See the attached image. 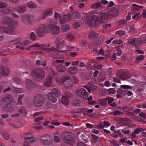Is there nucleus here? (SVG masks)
Here are the masks:
<instances>
[{"label": "nucleus", "instance_id": "obj_1", "mask_svg": "<svg viewBox=\"0 0 146 146\" xmlns=\"http://www.w3.org/2000/svg\"><path fill=\"white\" fill-rule=\"evenodd\" d=\"M95 12L92 11V24L93 26L96 27H97L100 23H104L103 20V19H106L108 20L111 19L112 18L114 17H116L118 15V13L116 14L111 13L110 11L107 12L105 13H102V16L100 17L97 13L95 14H93Z\"/></svg>", "mask_w": 146, "mask_h": 146}, {"label": "nucleus", "instance_id": "obj_2", "mask_svg": "<svg viewBox=\"0 0 146 146\" xmlns=\"http://www.w3.org/2000/svg\"><path fill=\"white\" fill-rule=\"evenodd\" d=\"M60 136L63 142L65 143L70 145H73L75 138V135L73 133L70 132H63L61 134Z\"/></svg>", "mask_w": 146, "mask_h": 146}, {"label": "nucleus", "instance_id": "obj_3", "mask_svg": "<svg viewBox=\"0 0 146 146\" xmlns=\"http://www.w3.org/2000/svg\"><path fill=\"white\" fill-rule=\"evenodd\" d=\"M60 94L57 88H53L51 91L49 92L47 94L48 99L52 102L54 103L56 101V98L55 97H58L60 96Z\"/></svg>", "mask_w": 146, "mask_h": 146}, {"label": "nucleus", "instance_id": "obj_4", "mask_svg": "<svg viewBox=\"0 0 146 146\" xmlns=\"http://www.w3.org/2000/svg\"><path fill=\"white\" fill-rule=\"evenodd\" d=\"M39 141L41 144L46 146L51 145L53 142V139L48 134H43L39 137Z\"/></svg>", "mask_w": 146, "mask_h": 146}, {"label": "nucleus", "instance_id": "obj_5", "mask_svg": "<svg viewBox=\"0 0 146 146\" xmlns=\"http://www.w3.org/2000/svg\"><path fill=\"white\" fill-rule=\"evenodd\" d=\"M13 101L12 97L10 95H8L6 97L4 98L2 103L3 104L6 105V106L4 107L3 110L5 111H7L10 112H11L14 111V109L11 108H9L8 106L7 107L9 104H11Z\"/></svg>", "mask_w": 146, "mask_h": 146}, {"label": "nucleus", "instance_id": "obj_6", "mask_svg": "<svg viewBox=\"0 0 146 146\" xmlns=\"http://www.w3.org/2000/svg\"><path fill=\"white\" fill-rule=\"evenodd\" d=\"M17 23L16 22L11 23L7 27L1 26L0 29L4 33L9 34H12L14 31L15 27L16 26Z\"/></svg>", "mask_w": 146, "mask_h": 146}, {"label": "nucleus", "instance_id": "obj_7", "mask_svg": "<svg viewBox=\"0 0 146 146\" xmlns=\"http://www.w3.org/2000/svg\"><path fill=\"white\" fill-rule=\"evenodd\" d=\"M36 33L39 36H42L46 33L50 32L49 27H47L44 24L41 25L36 31Z\"/></svg>", "mask_w": 146, "mask_h": 146}, {"label": "nucleus", "instance_id": "obj_8", "mask_svg": "<svg viewBox=\"0 0 146 146\" xmlns=\"http://www.w3.org/2000/svg\"><path fill=\"white\" fill-rule=\"evenodd\" d=\"M31 75L33 76L40 79L43 78L45 76L44 71L40 69H36L32 71Z\"/></svg>", "mask_w": 146, "mask_h": 146}, {"label": "nucleus", "instance_id": "obj_9", "mask_svg": "<svg viewBox=\"0 0 146 146\" xmlns=\"http://www.w3.org/2000/svg\"><path fill=\"white\" fill-rule=\"evenodd\" d=\"M64 43V40L63 39L59 38H57L55 41V43L56 44L57 48H58L57 50L64 52L66 50V48H67V46H63L60 49H59V46L63 44Z\"/></svg>", "mask_w": 146, "mask_h": 146}, {"label": "nucleus", "instance_id": "obj_10", "mask_svg": "<svg viewBox=\"0 0 146 146\" xmlns=\"http://www.w3.org/2000/svg\"><path fill=\"white\" fill-rule=\"evenodd\" d=\"M43 102V98L40 95H37L35 96L33 100L34 105L36 106H41Z\"/></svg>", "mask_w": 146, "mask_h": 146}, {"label": "nucleus", "instance_id": "obj_11", "mask_svg": "<svg viewBox=\"0 0 146 146\" xmlns=\"http://www.w3.org/2000/svg\"><path fill=\"white\" fill-rule=\"evenodd\" d=\"M117 74L119 78L122 80H126L129 78L128 73L124 71L123 70H118L117 72Z\"/></svg>", "mask_w": 146, "mask_h": 146}, {"label": "nucleus", "instance_id": "obj_12", "mask_svg": "<svg viewBox=\"0 0 146 146\" xmlns=\"http://www.w3.org/2000/svg\"><path fill=\"white\" fill-rule=\"evenodd\" d=\"M49 29L50 31H51L54 35L58 34L60 32L59 27L56 25V23L54 24L53 23H51V25L49 27Z\"/></svg>", "mask_w": 146, "mask_h": 146}, {"label": "nucleus", "instance_id": "obj_13", "mask_svg": "<svg viewBox=\"0 0 146 146\" xmlns=\"http://www.w3.org/2000/svg\"><path fill=\"white\" fill-rule=\"evenodd\" d=\"M72 19L71 14H68L66 15L61 16L60 17V22L61 24H64L70 21Z\"/></svg>", "mask_w": 146, "mask_h": 146}, {"label": "nucleus", "instance_id": "obj_14", "mask_svg": "<svg viewBox=\"0 0 146 146\" xmlns=\"http://www.w3.org/2000/svg\"><path fill=\"white\" fill-rule=\"evenodd\" d=\"M72 19L71 14H68L66 15L61 16L60 17V22L61 24H64L70 21Z\"/></svg>", "mask_w": 146, "mask_h": 146}, {"label": "nucleus", "instance_id": "obj_15", "mask_svg": "<svg viewBox=\"0 0 146 146\" xmlns=\"http://www.w3.org/2000/svg\"><path fill=\"white\" fill-rule=\"evenodd\" d=\"M77 95L84 99L87 98L88 96V92L83 88H81L77 91Z\"/></svg>", "mask_w": 146, "mask_h": 146}, {"label": "nucleus", "instance_id": "obj_16", "mask_svg": "<svg viewBox=\"0 0 146 146\" xmlns=\"http://www.w3.org/2000/svg\"><path fill=\"white\" fill-rule=\"evenodd\" d=\"M26 9V7L23 4L16 7H14L12 9L13 11H16L19 13H22L24 12Z\"/></svg>", "mask_w": 146, "mask_h": 146}, {"label": "nucleus", "instance_id": "obj_17", "mask_svg": "<svg viewBox=\"0 0 146 146\" xmlns=\"http://www.w3.org/2000/svg\"><path fill=\"white\" fill-rule=\"evenodd\" d=\"M85 15L86 17L83 18L84 22L88 25L91 26V13L86 14Z\"/></svg>", "mask_w": 146, "mask_h": 146}, {"label": "nucleus", "instance_id": "obj_18", "mask_svg": "<svg viewBox=\"0 0 146 146\" xmlns=\"http://www.w3.org/2000/svg\"><path fill=\"white\" fill-rule=\"evenodd\" d=\"M0 134L5 140H8L9 139L10 135L6 131L3 129H0Z\"/></svg>", "mask_w": 146, "mask_h": 146}, {"label": "nucleus", "instance_id": "obj_19", "mask_svg": "<svg viewBox=\"0 0 146 146\" xmlns=\"http://www.w3.org/2000/svg\"><path fill=\"white\" fill-rule=\"evenodd\" d=\"M77 71V68L74 66L69 67L68 70V73L71 75H73L76 73Z\"/></svg>", "mask_w": 146, "mask_h": 146}, {"label": "nucleus", "instance_id": "obj_20", "mask_svg": "<svg viewBox=\"0 0 146 146\" xmlns=\"http://www.w3.org/2000/svg\"><path fill=\"white\" fill-rule=\"evenodd\" d=\"M8 68H5L2 66H0V74L3 75H6L8 74L9 73Z\"/></svg>", "mask_w": 146, "mask_h": 146}, {"label": "nucleus", "instance_id": "obj_21", "mask_svg": "<svg viewBox=\"0 0 146 146\" xmlns=\"http://www.w3.org/2000/svg\"><path fill=\"white\" fill-rule=\"evenodd\" d=\"M99 36L97 33L92 31V41H93V43H95L98 41L99 38Z\"/></svg>", "mask_w": 146, "mask_h": 146}, {"label": "nucleus", "instance_id": "obj_22", "mask_svg": "<svg viewBox=\"0 0 146 146\" xmlns=\"http://www.w3.org/2000/svg\"><path fill=\"white\" fill-rule=\"evenodd\" d=\"M27 5L29 8L31 9L35 8L37 6L36 3L35 2L31 1L28 2Z\"/></svg>", "mask_w": 146, "mask_h": 146}, {"label": "nucleus", "instance_id": "obj_23", "mask_svg": "<svg viewBox=\"0 0 146 146\" xmlns=\"http://www.w3.org/2000/svg\"><path fill=\"white\" fill-rule=\"evenodd\" d=\"M52 84V79L50 76H48L44 81V84L45 86H50Z\"/></svg>", "mask_w": 146, "mask_h": 146}, {"label": "nucleus", "instance_id": "obj_24", "mask_svg": "<svg viewBox=\"0 0 146 146\" xmlns=\"http://www.w3.org/2000/svg\"><path fill=\"white\" fill-rule=\"evenodd\" d=\"M33 135L29 132H26L24 134L23 137L24 141L28 140L29 138L33 137Z\"/></svg>", "mask_w": 146, "mask_h": 146}, {"label": "nucleus", "instance_id": "obj_25", "mask_svg": "<svg viewBox=\"0 0 146 146\" xmlns=\"http://www.w3.org/2000/svg\"><path fill=\"white\" fill-rule=\"evenodd\" d=\"M11 18L8 17H5L3 19L2 23L4 24L8 25L11 23Z\"/></svg>", "mask_w": 146, "mask_h": 146}, {"label": "nucleus", "instance_id": "obj_26", "mask_svg": "<svg viewBox=\"0 0 146 146\" xmlns=\"http://www.w3.org/2000/svg\"><path fill=\"white\" fill-rule=\"evenodd\" d=\"M50 44H48V45H45L44 44H38V43H35L34 44H33L32 45H31L30 46V47L29 48H27V50H29L30 48L31 47H36L37 48H38L39 47L42 46H45L47 47H49L50 46Z\"/></svg>", "mask_w": 146, "mask_h": 146}, {"label": "nucleus", "instance_id": "obj_27", "mask_svg": "<svg viewBox=\"0 0 146 146\" xmlns=\"http://www.w3.org/2000/svg\"><path fill=\"white\" fill-rule=\"evenodd\" d=\"M73 83L71 80L66 81L64 83V85L66 88H71L73 85Z\"/></svg>", "mask_w": 146, "mask_h": 146}, {"label": "nucleus", "instance_id": "obj_28", "mask_svg": "<svg viewBox=\"0 0 146 146\" xmlns=\"http://www.w3.org/2000/svg\"><path fill=\"white\" fill-rule=\"evenodd\" d=\"M39 47L38 48H36L37 50H43L46 51H47L48 52H49L50 51H54L56 49L55 48H45L44 47Z\"/></svg>", "mask_w": 146, "mask_h": 146}, {"label": "nucleus", "instance_id": "obj_29", "mask_svg": "<svg viewBox=\"0 0 146 146\" xmlns=\"http://www.w3.org/2000/svg\"><path fill=\"white\" fill-rule=\"evenodd\" d=\"M21 21L25 23H27L29 24H31L30 22L29 21V18L27 15L22 16L21 18Z\"/></svg>", "mask_w": 146, "mask_h": 146}, {"label": "nucleus", "instance_id": "obj_30", "mask_svg": "<svg viewBox=\"0 0 146 146\" xmlns=\"http://www.w3.org/2000/svg\"><path fill=\"white\" fill-rule=\"evenodd\" d=\"M57 70L60 72H64L66 70V68L64 66L60 65L56 67Z\"/></svg>", "mask_w": 146, "mask_h": 146}, {"label": "nucleus", "instance_id": "obj_31", "mask_svg": "<svg viewBox=\"0 0 146 146\" xmlns=\"http://www.w3.org/2000/svg\"><path fill=\"white\" fill-rule=\"evenodd\" d=\"M72 15V18L74 19H79L80 17V14L77 12H75L71 14Z\"/></svg>", "mask_w": 146, "mask_h": 146}, {"label": "nucleus", "instance_id": "obj_32", "mask_svg": "<svg viewBox=\"0 0 146 146\" xmlns=\"http://www.w3.org/2000/svg\"><path fill=\"white\" fill-rule=\"evenodd\" d=\"M26 87L28 89H30L32 87V85L34 84L32 81L27 80H26Z\"/></svg>", "mask_w": 146, "mask_h": 146}, {"label": "nucleus", "instance_id": "obj_33", "mask_svg": "<svg viewBox=\"0 0 146 146\" xmlns=\"http://www.w3.org/2000/svg\"><path fill=\"white\" fill-rule=\"evenodd\" d=\"M101 7V5L100 2H96L92 4V8L98 9Z\"/></svg>", "mask_w": 146, "mask_h": 146}, {"label": "nucleus", "instance_id": "obj_34", "mask_svg": "<svg viewBox=\"0 0 146 146\" xmlns=\"http://www.w3.org/2000/svg\"><path fill=\"white\" fill-rule=\"evenodd\" d=\"M98 102L100 105L105 106L107 103V101L106 100L101 99L99 100Z\"/></svg>", "mask_w": 146, "mask_h": 146}, {"label": "nucleus", "instance_id": "obj_35", "mask_svg": "<svg viewBox=\"0 0 146 146\" xmlns=\"http://www.w3.org/2000/svg\"><path fill=\"white\" fill-rule=\"evenodd\" d=\"M61 102L64 105H67L68 104V100L64 96H62L61 99Z\"/></svg>", "mask_w": 146, "mask_h": 146}, {"label": "nucleus", "instance_id": "obj_36", "mask_svg": "<svg viewBox=\"0 0 146 146\" xmlns=\"http://www.w3.org/2000/svg\"><path fill=\"white\" fill-rule=\"evenodd\" d=\"M53 13L52 9L49 8L45 10L44 11V14L46 15H51Z\"/></svg>", "mask_w": 146, "mask_h": 146}, {"label": "nucleus", "instance_id": "obj_37", "mask_svg": "<svg viewBox=\"0 0 146 146\" xmlns=\"http://www.w3.org/2000/svg\"><path fill=\"white\" fill-rule=\"evenodd\" d=\"M36 141V138L33 137H31V138H29L28 139V140H26L25 141L30 143H32L35 142Z\"/></svg>", "mask_w": 146, "mask_h": 146}, {"label": "nucleus", "instance_id": "obj_38", "mask_svg": "<svg viewBox=\"0 0 146 146\" xmlns=\"http://www.w3.org/2000/svg\"><path fill=\"white\" fill-rule=\"evenodd\" d=\"M63 82L64 83L66 81H68L69 80H71L70 79V77L68 75H65L62 77Z\"/></svg>", "mask_w": 146, "mask_h": 146}, {"label": "nucleus", "instance_id": "obj_39", "mask_svg": "<svg viewBox=\"0 0 146 146\" xmlns=\"http://www.w3.org/2000/svg\"><path fill=\"white\" fill-rule=\"evenodd\" d=\"M92 139H93L92 140V143H95L98 141V139L97 136L92 134Z\"/></svg>", "mask_w": 146, "mask_h": 146}, {"label": "nucleus", "instance_id": "obj_40", "mask_svg": "<svg viewBox=\"0 0 146 146\" xmlns=\"http://www.w3.org/2000/svg\"><path fill=\"white\" fill-rule=\"evenodd\" d=\"M55 80L56 82L58 84H61L63 83H64L62 78H61L59 77H57L56 78Z\"/></svg>", "mask_w": 146, "mask_h": 146}, {"label": "nucleus", "instance_id": "obj_41", "mask_svg": "<svg viewBox=\"0 0 146 146\" xmlns=\"http://www.w3.org/2000/svg\"><path fill=\"white\" fill-rule=\"evenodd\" d=\"M62 29L63 31H68L70 29L69 26L67 25H64L62 27Z\"/></svg>", "mask_w": 146, "mask_h": 146}, {"label": "nucleus", "instance_id": "obj_42", "mask_svg": "<svg viewBox=\"0 0 146 146\" xmlns=\"http://www.w3.org/2000/svg\"><path fill=\"white\" fill-rule=\"evenodd\" d=\"M145 57L143 55H141L139 56H137L136 58V62L139 63L140 61L144 58Z\"/></svg>", "mask_w": 146, "mask_h": 146}, {"label": "nucleus", "instance_id": "obj_43", "mask_svg": "<svg viewBox=\"0 0 146 146\" xmlns=\"http://www.w3.org/2000/svg\"><path fill=\"white\" fill-rule=\"evenodd\" d=\"M136 41L133 40L132 39H130L128 40V44L129 43L131 44L133 46H135V45H137V44H136Z\"/></svg>", "mask_w": 146, "mask_h": 146}, {"label": "nucleus", "instance_id": "obj_44", "mask_svg": "<svg viewBox=\"0 0 146 146\" xmlns=\"http://www.w3.org/2000/svg\"><path fill=\"white\" fill-rule=\"evenodd\" d=\"M30 38L32 40H34L36 38L37 36L33 32H31L30 34Z\"/></svg>", "mask_w": 146, "mask_h": 146}, {"label": "nucleus", "instance_id": "obj_45", "mask_svg": "<svg viewBox=\"0 0 146 146\" xmlns=\"http://www.w3.org/2000/svg\"><path fill=\"white\" fill-rule=\"evenodd\" d=\"M116 34L120 36H123L125 34V31H123L120 30L116 32Z\"/></svg>", "mask_w": 146, "mask_h": 146}, {"label": "nucleus", "instance_id": "obj_46", "mask_svg": "<svg viewBox=\"0 0 146 146\" xmlns=\"http://www.w3.org/2000/svg\"><path fill=\"white\" fill-rule=\"evenodd\" d=\"M54 141L57 143L60 142V139L59 137L56 135H55L54 137Z\"/></svg>", "mask_w": 146, "mask_h": 146}, {"label": "nucleus", "instance_id": "obj_47", "mask_svg": "<svg viewBox=\"0 0 146 146\" xmlns=\"http://www.w3.org/2000/svg\"><path fill=\"white\" fill-rule=\"evenodd\" d=\"M102 67V65L95 64L92 66L93 68H92V69L96 70V68H97L98 69H101Z\"/></svg>", "mask_w": 146, "mask_h": 146}, {"label": "nucleus", "instance_id": "obj_48", "mask_svg": "<svg viewBox=\"0 0 146 146\" xmlns=\"http://www.w3.org/2000/svg\"><path fill=\"white\" fill-rule=\"evenodd\" d=\"M64 93L65 95L68 98H71L72 97V95L68 91H65Z\"/></svg>", "mask_w": 146, "mask_h": 146}, {"label": "nucleus", "instance_id": "obj_49", "mask_svg": "<svg viewBox=\"0 0 146 146\" xmlns=\"http://www.w3.org/2000/svg\"><path fill=\"white\" fill-rule=\"evenodd\" d=\"M123 42V41H122L121 40H113L112 42V43L114 44H120L121 43Z\"/></svg>", "mask_w": 146, "mask_h": 146}, {"label": "nucleus", "instance_id": "obj_50", "mask_svg": "<svg viewBox=\"0 0 146 146\" xmlns=\"http://www.w3.org/2000/svg\"><path fill=\"white\" fill-rule=\"evenodd\" d=\"M109 90V94H114L116 91L114 89L112 88H110L108 90Z\"/></svg>", "mask_w": 146, "mask_h": 146}, {"label": "nucleus", "instance_id": "obj_51", "mask_svg": "<svg viewBox=\"0 0 146 146\" xmlns=\"http://www.w3.org/2000/svg\"><path fill=\"white\" fill-rule=\"evenodd\" d=\"M127 23V20H125L124 19H122L121 21H119L118 23V24H119V26L121 25H123Z\"/></svg>", "mask_w": 146, "mask_h": 146}, {"label": "nucleus", "instance_id": "obj_52", "mask_svg": "<svg viewBox=\"0 0 146 146\" xmlns=\"http://www.w3.org/2000/svg\"><path fill=\"white\" fill-rule=\"evenodd\" d=\"M80 24L77 22H75L73 25V27L75 29H77L80 27Z\"/></svg>", "mask_w": 146, "mask_h": 146}, {"label": "nucleus", "instance_id": "obj_53", "mask_svg": "<svg viewBox=\"0 0 146 146\" xmlns=\"http://www.w3.org/2000/svg\"><path fill=\"white\" fill-rule=\"evenodd\" d=\"M14 127L16 128H18L20 127L21 126V123L19 122H15L14 123Z\"/></svg>", "mask_w": 146, "mask_h": 146}, {"label": "nucleus", "instance_id": "obj_54", "mask_svg": "<svg viewBox=\"0 0 146 146\" xmlns=\"http://www.w3.org/2000/svg\"><path fill=\"white\" fill-rule=\"evenodd\" d=\"M123 112L121 113V111L117 110L115 111V112H113V114L115 115H120L121 114H123Z\"/></svg>", "mask_w": 146, "mask_h": 146}, {"label": "nucleus", "instance_id": "obj_55", "mask_svg": "<svg viewBox=\"0 0 146 146\" xmlns=\"http://www.w3.org/2000/svg\"><path fill=\"white\" fill-rule=\"evenodd\" d=\"M106 100H108V104H110V103H111L113 100L114 99L111 98H107L106 99Z\"/></svg>", "mask_w": 146, "mask_h": 146}, {"label": "nucleus", "instance_id": "obj_56", "mask_svg": "<svg viewBox=\"0 0 146 146\" xmlns=\"http://www.w3.org/2000/svg\"><path fill=\"white\" fill-rule=\"evenodd\" d=\"M136 44H137V45L138 44H141L143 42V41L141 39V38H140L136 40Z\"/></svg>", "mask_w": 146, "mask_h": 146}, {"label": "nucleus", "instance_id": "obj_57", "mask_svg": "<svg viewBox=\"0 0 146 146\" xmlns=\"http://www.w3.org/2000/svg\"><path fill=\"white\" fill-rule=\"evenodd\" d=\"M98 127L99 129H103L104 127V126L102 122H100L98 125Z\"/></svg>", "mask_w": 146, "mask_h": 146}, {"label": "nucleus", "instance_id": "obj_58", "mask_svg": "<svg viewBox=\"0 0 146 146\" xmlns=\"http://www.w3.org/2000/svg\"><path fill=\"white\" fill-rule=\"evenodd\" d=\"M78 62L77 60L75 61H72L71 62V64L72 66H76L78 65Z\"/></svg>", "mask_w": 146, "mask_h": 146}, {"label": "nucleus", "instance_id": "obj_59", "mask_svg": "<svg viewBox=\"0 0 146 146\" xmlns=\"http://www.w3.org/2000/svg\"><path fill=\"white\" fill-rule=\"evenodd\" d=\"M125 90H123L121 88H119L118 90V92L121 94H123V92H125Z\"/></svg>", "mask_w": 146, "mask_h": 146}, {"label": "nucleus", "instance_id": "obj_60", "mask_svg": "<svg viewBox=\"0 0 146 146\" xmlns=\"http://www.w3.org/2000/svg\"><path fill=\"white\" fill-rule=\"evenodd\" d=\"M11 15L13 17L15 18H17L19 17L18 15L17 14L14 13H11Z\"/></svg>", "mask_w": 146, "mask_h": 146}, {"label": "nucleus", "instance_id": "obj_61", "mask_svg": "<svg viewBox=\"0 0 146 146\" xmlns=\"http://www.w3.org/2000/svg\"><path fill=\"white\" fill-rule=\"evenodd\" d=\"M72 104L74 106H77L78 105V101H73L72 103Z\"/></svg>", "mask_w": 146, "mask_h": 146}, {"label": "nucleus", "instance_id": "obj_62", "mask_svg": "<svg viewBox=\"0 0 146 146\" xmlns=\"http://www.w3.org/2000/svg\"><path fill=\"white\" fill-rule=\"evenodd\" d=\"M29 41L28 40H26L24 42L22 43V45L23 46H26L27 44H29Z\"/></svg>", "mask_w": 146, "mask_h": 146}, {"label": "nucleus", "instance_id": "obj_63", "mask_svg": "<svg viewBox=\"0 0 146 146\" xmlns=\"http://www.w3.org/2000/svg\"><path fill=\"white\" fill-rule=\"evenodd\" d=\"M7 4L5 3H0V8L5 7Z\"/></svg>", "mask_w": 146, "mask_h": 146}, {"label": "nucleus", "instance_id": "obj_64", "mask_svg": "<svg viewBox=\"0 0 146 146\" xmlns=\"http://www.w3.org/2000/svg\"><path fill=\"white\" fill-rule=\"evenodd\" d=\"M86 145L80 142H78L77 144V146H85Z\"/></svg>", "mask_w": 146, "mask_h": 146}]
</instances>
